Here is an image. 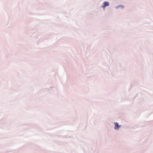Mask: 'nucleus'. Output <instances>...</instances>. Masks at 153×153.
Here are the masks:
<instances>
[{
    "instance_id": "obj_1",
    "label": "nucleus",
    "mask_w": 153,
    "mask_h": 153,
    "mask_svg": "<svg viewBox=\"0 0 153 153\" xmlns=\"http://www.w3.org/2000/svg\"><path fill=\"white\" fill-rule=\"evenodd\" d=\"M109 5V3L107 1L104 2L102 4V7L103 9H105L106 6H108Z\"/></svg>"
},
{
    "instance_id": "obj_2",
    "label": "nucleus",
    "mask_w": 153,
    "mask_h": 153,
    "mask_svg": "<svg viewBox=\"0 0 153 153\" xmlns=\"http://www.w3.org/2000/svg\"><path fill=\"white\" fill-rule=\"evenodd\" d=\"M115 124V127H114V129L115 130H117L119 128L121 127L120 125H119L118 123H117L115 122L114 123Z\"/></svg>"
},
{
    "instance_id": "obj_3",
    "label": "nucleus",
    "mask_w": 153,
    "mask_h": 153,
    "mask_svg": "<svg viewBox=\"0 0 153 153\" xmlns=\"http://www.w3.org/2000/svg\"><path fill=\"white\" fill-rule=\"evenodd\" d=\"M117 8H121L122 9H123L124 8V6L122 5H119L118 6H117Z\"/></svg>"
}]
</instances>
